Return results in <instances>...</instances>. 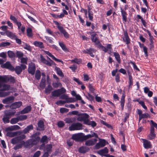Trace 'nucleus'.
<instances>
[{
	"label": "nucleus",
	"mask_w": 157,
	"mask_h": 157,
	"mask_svg": "<svg viewBox=\"0 0 157 157\" xmlns=\"http://www.w3.org/2000/svg\"><path fill=\"white\" fill-rule=\"evenodd\" d=\"M14 99V98L13 96H10L3 99L2 102L4 104H9L13 102Z\"/></svg>",
	"instance_id": "6"
},
{
	"label": "nucleus",
	"mask_w": 157,
	"mask_h": 157,
	"mask_svg": "<svg viewBox=\"0 0 157 157\" xmlns=\"http://www.w3.org/2000/svg\"><path fill=\"white\" fill-rule=\"evenodd\" d=\"M33 44L36 47H39L41 48H44L43 43L41 42L35 41L34 42Z\"/></svg>",
	"instance_id": "25"
},
{
	"label": "nucleus",
	"mask_w": 157,
	"mask_h": 157,
	"mask_svg": "<svg viewBox=\"0 0 157 157\" xmlns=\"http://www.w3.org/2000/svg\"><path fill=\"white\" fill-rule=\"evenodd\" d=\"M52 147V146L51 145H47L45 147L44 151L50 152Z\"/></svg>",
	"instance_id": "35"
},
{
	"label": "nucleus",
	"mask_w": 157,
	"mask_h": 157,
	"mask_svg": "<svg viewBox=\"0 0 157 157\" xmlns=\"http://www.w3.org/2000/svg\"><path fill=\"white\" fill-rule=\"evenodd\" d=\"M43 51L45 54H47L50 57L52 58V59L56 61L60 62L61 63L63 64V61L56 58L53 55H52L50 52L48 51L45 50H44Z\"/></svg>",
	"instance_id": "10"
},
{
	"label": "nucleus",
	"mask_w": 157,
	"mask_h": 157,
	"mask_svg": "<svg viewBox=\"0 0 157 157\" xmlns=\"http://www.w3.org/2000/svg\"><path fill=\"white\" fill-rule=\"evenodd\" d=\"M10 43L9 42H2L0 44V46L1 47H3L9 45L10 44Z\"/></svg>",
	"instance_id": "52"
},
{
	"label": "nucleus",
	"mask_w": 157,
	"mask_h": 157,
	"mask_svg": "<svg viewBox=\"0 0 157 157\" xmlns=\"http://www.w3.org/2000/svg\"><path fill=\"white\" fill-rule=\"evenodd\" d=\"M15 112H11L10 111H6L5 112V114L8 117H10L11 116H13L15 114Z\"/></svg>",
	"instance_id": "36"
},
{
	"label": "nucleus",
	"mask_w": 157,
	"mask_h": 157,
	"mask_svg": "<svg viewBox=\"0 0 157 157\" xmlns=\"http://www.w3.org/2000/svg\"><path fill=\"white\" fill-rule=\"evenodd\" d=\"M129 87L131 86L133 84V80L132 78L131 75H129Z\"/></svg>",
	"instance_id": "57"
},
{
	"label": "nucleus",
	"mask_w": 157,
	"mask_h": 157,
	"mask_svg": "<svg viewBox=\"0 0 157 157\" xmlns=\"http://www.w3.org/2000/svg\"><path fill=\"white\" fill-rule=\"evenodd\" d=\"M142 140L143 141L144 147L145 148L148 149L151 148V145L150 141L144 139H142Z\"/></svg>",
	"instance_id": "11"
},
{
	"label": "nucleus",
	"mask_w": 157,
	"mask_h": 157,
	"mask_svg": "<svg viewBox=\"0 0 157 157\" xmlns=\"http://www.w3.org/2000/svg\"><path fill=\"white\" fill-rule=\"evenodd\" d=\"M90 34L91 36V39L92 41L95 43L98 48H101L105 52H106L107 51V49L102 46L99 40L96 36L97 34L96 33L94 32L90 33Z\"/></svg>",
	"instance_id": "2"
},
{
	"label": "nucleus",
	"mask_w": 157,
	"mask_h": 157,
	"mask_svg": "<svg viewBox=\"0 0 157 157\" xmlns=\"http://www.w3.org/2000/svg\"><path fill=\"white\" fill-rule=\"evenodd\" d=\"M21 63H23L25 64H27V57H21Z\"/></svg>",
	"instance_id": "54"
},
{
	"label": "nucleus",
	"mask_w": 157,
	"mask_h": 157,
	"mask_svg": "<svg viewBox=\"0 0 157 157\" xmlns=\"http://www.w3.org/2000/svg\"><path fill=\"white\" fill-rule=\"evenodd\" d=\"M91 132V134H88L84 136V138L86 140L92 137H95L96 138L98 137V135L96 133L92 132Z\"/></svg>",
	"instance_id": "20"
},
{
	"label": "nucleus",
	"mask_w": 157,
	"mask_h": 157,
	"mask_svg": "<svg viewBox=\"0 0 157 157\" xmlns=\"http://www.w3.org/2000/svg\"><path fill=\"white\" fill-rule=\"evenodd\" d=\"M89 150L88 148L85 147H82L79 149V151L81 153H85L87 151Z\"/></svg>",
	"instance_id": "27"
},
{
	"label": "nucleus",
	"mask_w": 157,
	"mask_h": 157,
	"mask_svg": "<svg viewBox=\"0 0 157 157\" xmlns=\"http://www.w3.org/2000/svg\"><path fill=\"white\" fill-rule=\"evenodd\" d=\"M54 22L56 25L57 27L60 31V32L63 34L64 36L66 38H68L69 36V35L64 29L61 25L56 21H54Z\"/></svg>",
	"instance_id": "3"
},
{
	"label": "nucleus",
	"mask_w": 157,
	"mask_h": 157,
	"mask_svg": "<svg viewBox=\"0 0 157 157\" xmlns=\"http://www.w3.org/2000/svg\"><path fill=\"white\" fill-rule=\"evenodd\" d=\"M97 140L95 139H93L86 141L85 144L87 146L93 145L97 142Z\"/></svg>",
	"instance_id": "17"
},
{
	"label": "nucleus",
	"mask_w": 157,
	"mask_h": 157,
	"mask_svg": "<svg viewBox=\"0 0 157 157\" xmlns=\"http://www.w3.org/2000/svg\"><path fill=\"white\" fill-rule=\"evenodd\" d=\"M1 67L2 68H6L11 70H13L14 69V68L12 66L10 63L9 62H7L4 64L1 65Z\"/></svg>",
	"instance_id": "13"
},
{
	"label": "nucleus",
	"mask_w": 157,
	"mask_h": 157,
	"mask_svg": "<svg viewBox=\"0 0 157 157\" xmlns=\"http://www.w3.org/2000/svg\"><path fill=\"white\" fill-rule=\"evenodd\" d=\"M66 103L65 100V101H62V100H59V101H58L56 102V104H57V105H62Z\"/></svg>",
	"instance_id": "50"
},
{
	"label": "nucleus",
	"mask_w": 157,
	"mask_h": 157,
	"mask_svg": "<svg viewBox=\"0 0 157 157\" xmlns=\"http://www.w3.org/2000/svg\"><path fill=\"white\" fill-rule=\"evenodd\" d=\"M93 50L92 48H90L87 49L86 50H84L82 51L84 53H90V52H91Z\"/></svg>",
	"instance_id": "61"
},
{
	"label": "nucleus",
	"mask_w": 157,
	"mask_h": 157,
	"mask_svg": "<svg viewBox=\"0 0 157 157\" xmlns=\"http://www.w3.org/2000/svg\"><path fill=\"white\" fill-rule=\"evenodd\" d=\"M8 56L11 58H14L15 56V54L13 52L9 51L8 52Z\"/></svg>",
	"instance_id": "43"
},
{
	"label": "nucleus",
	"mask_w": 157,
	"mask_h": 157,
	"mask_svg": "<svg viewBox=\"0 0 157 157\" xmlns=\"http://www.w3.org/2000/svg\"><path fill=\"white\" fill-rule=\"evenodd\" d=\"M16 55L19 58H21L23 56V53L20 51H17L16 52Z\"/></svg>",
	"instance_id": "55"
},
{
	"label": "nucleus",
	"mask_w": 157,
	"mask_h": 157,
	"mask_svg": "<svg viewBox=\"0 0 157 157\" xmlns=\"http://www.w3.org/2000/svg\"><path fill=\"white\" fill-rule=\"evenodd\" d=\"M19 119L18 117L16 118H12L10 121V122L12 124H14L17 123L19 121Z\"/></svg>",
	"instance_id": "41"
},
{
	"label": "nucleus",
	"mask_w": 157,
	"mask_h": 157,
	"mask_svg": "<svg viewBox=\"0 0 157 157\" xmlns=\"http://www.w3.org/2000/svg\"><path fill=\"white\" fill-rule=\"evenodd\" d=\"M24 48V49L29 51H31V47L29 45H27L26 44L25 45Z\"/></svg>",
	"instance_id": "58"
},
{
	"label": "nucleus",
	"mask_w": 157,
	"mask_h": 157,
	"mask_svg": "<svg viewBox=\"0 0 157 157\" xmlns=\"http://www.w3.org/2000/svg\"><path fill=\"white\" fill-rule=\"evenodd\" d=\"M41 141L43 143H47L48 142L47 137L46 136H43L41 140Z\"/></svg>",
	"instance_id": "59"
},
{
	"label": "nucleus",
	"mask_w": 157,
	"mask_h": 157,
	"mask_svg": "<svg viewBox=\"0 0 157 157\" xmlns=\"http://www.w3.org/2000/svg\"><path fill=\"white\" fill-rule=\"evenodd\" d=\"M22 105V102L20 101L16 102L12 104L10 107L12 109H15L18 108Z\"/></svg>",
	"instance_id": "14"
},
{
	"label": "nucleus",
	"mask_w": 157,
	"mask_h": 157,
	"mask_svg": "<svg viewBox=\"0 0 157 157\" xmlns=\"http://www.w3.org/2000/svg\"><path fill=\"white\" fill-rule=\"evenodd\" d=\"M20 128V127L18 125H14L11 126L10 127H8L6 128V131H13L19 129Z\"/></svg>",
	"instance_id": "16"
},
{
	"label": "nucleus",
	"mask_w": 157,
	"mask_h": 157,
	"mask_svg": "<svg viewBox=\"0 0 157 157\" xmlns=\"http://www.w3.org/2000/svg\"><path fill=\"white\" fill-rule=\"evenodd\" d=\"M88 13V17H89V19L91 21H92L93 20V14H91L90 13V9L89 8Z\"/></svg>",
	"instance_id": "60"
},
{
	"label": "nucleus",
	"mask_w": 157,
	"mask_h": 157,
	"mask_svg": "<svg viewBox=\"0 0 157 157\" xmlns=\"http://www.w3.org/2000/svg\"><path fill=\"white\" fill-rule=\"evenodd\" d=\"M74 118H67L65 119V121L66 123L69 124L72 123L74 121Z\"/></svg>",
	"instance_id": "38"
},
{
	"label": "nucleus",
	"mask_w": 157,
	"mask_h": 157,
	"mask_svg": "<svg viewBox=\"0 0 157 157\" xmlns=\"http://www.w3.org/2000/svg\"><path fill=\"white\" fill-rule=\"evenodd\" d=\"M19 121H22L25 120L27 118L26 115H21L18 117Z\"/></svg>",
	"instance_id": "51"
},
{
	"label": "nucleus",
	"mask_w": 157,
	"mask_h": 157,
	"mask_svg": "<svg viewBox=\"0 0 157 157\" xmlns=\"http://www.w3.org/2000/svg\"><path fill=\"white\" fill-rule=\"evenodd\" d=\"M100 140V142L99 143L100 144V145L101 146V147H104L106 144V141L104 140H101L99 139Z\"/></svg>",
	"instance_id": "47"
},
{
	"label": "nucleus",
	"mask_w": 157,
	"mask_h": 157,
	"mask_svg": "<svg viewBox=\"0 0 157 157\" xmlns=\"http://www.w3.org/2000/svg\"><path fill=\"white\" fill-rule=\"evenodd\" d=\"M10 94L9 92H0V97H3L9 95Z\"/></svg>",
	"instance_id": "45"
},
{
	"label": "nucleus",
	"mask_w": 157,
	"mask_h": 157,
	"mask_svg": "<svg viewBox=\"0 0 157 157\" xmlns=\"http://www.w3.org/2000/svg\"><path fill=\"white\" fill-rule=\"evenodd\" d=\"M39 140L40 138L39 137L36 135H33L32 136V139L29 141L30 144H35L39 142Z\"/></svg>",
	"instance_id": "7"
},
{
	"label": "nucleus",
	"mask_w": 157,
	"mask_h": 157,
	"mask_svg": "<svg viewBox=\"0 0 157 157\" xmlns=\"http://www.w3.org/2000/svg\"><path fill=\"white\" fill-rule=\"evenodd\" d=\"M27 35L29 37H32V29L29 28H28L26 29Z\"/></svg>",
	"instance_id": "39"
},
{
	"label": "nucleus",
	"mask_w": 157,
	"mask_h": 157,
	"mask_svg": "<svg viewBox=\"0 0 157 157\" xmlns=\"http://www.w3.org/2000/svg\"><path fill=\"white\" fill-rule=\"evenodd\" d=\"M38 129L40 130H42L44 129V125L43 121H40L38 124Z\"/></svg>",
	"instance_id": "24"
},
{
	"label": "nucleus",
	"mask_w": 157,
	"mask_h": 157,
	"mask_svg": "<svg viewBox=\"0 0 157 157\" xmlns=\"http://www.w3.org/2000/svg\"><path fill=\"white\" fill-rule=\"evenodd\" d=\"M45 37L46 40L48 41L49 43L52 44L54 43V41H53L52 38L47 36H45Z\"/></svg>",
	"instance_id": "56"
},
{
	"label": "nucleus",
	"mask_w": 157,
	"mask_h": 157,
	"mask_svg": "<svg viewBox=\"0 0 157 157\" xmlns=\"http://www.w3.org/2000/svg\"><path fill=\"white\" fill-rule=\"evenodd\" d=\"M114 55L117 62L119 63H120V59L119 54L117 52H114Z\"/></svg>",
	"instance_id": "44"
},
{
	"label": "nucleus",
	"mask_w": 157,
	"mask_h": 157,
	"mask_svg": "<svg viewBox=\"0 0 157 157\" xmlns=\"http://www.w3.org/2000/svg\"><path fill=\"white\" fill-rule=\"evenodd\" d=\"M6 34L7 36L12 39H14L16 38V36L15 33L8 31H6Z\"/></svg>",
	"instance_id": "18"
},
{
	"label": "nucleus",
	"mask_w": 157,
	"mask_h": 157,
	"mask_svg": "<svg viewBox=\"0 0 157 157\" xmlns=\"http://www.w3.org/2000/svg\"><path fill=\"white\" fill-rule=\"evenodd\" d=\"M150 129L155 130L154 128H155L157 129V124L153 121L152 120H151L150 121Z\"/></svg>",
	"instance_id": "21"
},
{
	"label": "nucleus",
	"mask_w": 157,
	"mask_h": 157,
	"mask_svg": "<svg viewBox=\"0 0 157 157\" xmlns=\"http://www.w3.org/2000/svg\"><path fill=\"white\" fill-rule=\"evenodd\" d=\"M69 110L68 109L64 108H62L60 109V112L61 113L67 112Z\"/></svg>",
	"instance_id": "53"
},
{
	"label": "nucleus",
	"mask_w": 157,
	"mask_h": 157,
	"mask_svg": "<svg viewBox=\"0 0 157 157\" xmlns=\"http://www.w3.org/2000/svg\"><path fill=\"white\" fill-rule=\"evenodd\" d=\"M63 13H61L60 15H58V17L59 18H61L63 17L65 15H67L68 14L67 12L64 9H63Z\"/></svg>",
	"instance_id": "37"
},
{
	"label": "nucleus",
	"mask_w": 157,
	"mask_h": 157,
	"mask_svg": "<svg viewBox=\"0 0 157 157\" xmlns=\"http://www.w3.org/2000/svg\"><path fill=\"white\" fill-rule=\"evenodd\" d=\"M16 73L18 74H20L22 71V69L20 66H17L15 69Z\"/></svg>",
	"instance_id": "46"
},
{
	"label": "nucleus",
	"mask_w": 157,
	"mask_h": 157,
	"mask_svg": "<svg viewBox=\"0 0 157 157\" xmlns=\"http://www.w3.org/2000/svg\"><path fill=\"white\" fill-rule=\"evenodd\" d=\"M108 151V149L106 147H105L102 149L98 151L97 153L101 156H106L108 155L107 154Z\"/></svg>",
	"instance_id": "9"
},
{
	"label": "nucleus",
	"mask_w": 157,
	"mask_h": 157,
	"mask_svg": "<svg viewBox=\"0 0 157 157\" xmlns=\"http://www.w3.org/2000/svg\"><path fill=\"white\" fill-rule=\"evenodd\" d=\"M82 133H79L77 134H74L72 136V138L73 140L77 141H79L82 140H86L84 138V136Z\"/></svg>",
	"instance_id": "5"
},
{
	"label": "nucleus",
	"mask_w": 157,
	"mask_h": 157,
	"mask_svg": "<svg viewBox=\"0 0 157 157\" xmlns=\"http://www.w3.org/2000/svg\"><path fill=\"white\" fill-rule=\"evenodd\" d=\"M82 129V124L80 123L73 124L69 127V129L70 131L79 130Z\"/></svg>",
	"instance_id": "4"
},
{
	"label": "nucleus",
	"mask_w": 157,
	"mask_h": 157,
	"mask_svg": "<svg viewBox=\"0 0 157 157\" xmlns=\"http://www.w3.org/2000/svg\"><path fill=\"white\" fill-rule=\"evenodd\" d=\"M45 78H42L41 82L40 84V86L42 89H44L45 86Z\"/></svg>",
	"instance_id": "33"
},
{
	"label": "nucleus",
	"mask_w": 157,
	"mask_h": 157,
	"mask_svg": "<svg viewBox=\"0 0 157 157\" xmlns=\"http://www.w3.org/2000/svg\"><path fill=\"white\" fill-rule=\"evenodd\" d=\"M55 70L56 71L57 74L61 77H63V73L60 68L56 67L55 68Z\"/></svg>",
	"instance_id": "31"
},
{
	"label": "nucleus",
	"mask_w": 157,
	"mask_h": 157,
	"mask_svg": "<svg viewBox=\"0 0 157 157\" xmlns=\"http://www.w3.org/2000/svg\"><path fill=\"white\" fill-rule=\"evenodd\" d=\"M35 70V67L34 63H30L29 65L28 71L29 73L33 75Z\"/></svg>",
	"instance_id": "12"
},
{
	"label": "nucleus",
	"mask_w": 157,
	"mask_h": 157,
	"mask_svg": "<svg viewBox=\"0 0 157 157\" xmlns=\"http://www.w3.org/2000/svg\"><path fill=\"white\" fill-rule=\"evenodd\" d=\"M125 96L124 94H123L121 97V105L122 108V109L123 110L124 109V102H125Z\"/></svg>",
	"instance_id": "22"
},
{
	"label": "nucleus",
	"mask_w": 157,
	"mask_h": 157,
	"mask_svg": "<svg viewBox=\"0 0 157 157\" xmlns=\"http://www.w3.org/2000/svg\"><path fill=\"white\" fill-rule=\"evenodd\" d=\"M150 116L147 113H145L142 114L140 117H139V121H140L142 118H146L148 117H150Z\"/></svg>",
	"instance_id": "32"
},
{
	"label": "nucleus",
	"mask_w": 157,
	"mask_h": 157,
	"mask_svg": "<svg viewBox=\"0 0 157 157\" xmlns=\"http://www.w3.org/2000/svg\"><path fill=\"white\" fill-rule=\"evenodd\" d=\"M52 88L51 86L49 84L47 86L45 87V92L47 94H49L52 90Z\"/></svg>",
	"instance_id": "26"
},
{
	"label": "nucleus",
	"mask_w": 157,
	"mask_h": 157,
	"mask_svg": "<svg viewBox=\"0 0 157 157\" xmlns=\"http://www.w3.org/2000/svg\"><path fill=\"white\" fill-rule=\"evenodd\" d=\"M33 129V126L32 125H29L23 131L24 133L28 132L29 130Z\"/></svg>",
	"instance_id": "42"
},
{
	"label": "nucleus",
	"mask_w": 157,
	"mask_h": 157,
	"mask_svg": "<svg viewBox=\"0 0 157 157\" xmlns=\"http://www.w3.org/2000/svg\"><path fill=\"white\" fill-rule=\"evenodd\" d=\"M8 80V78L6 76H0V90L6 91L12 89L10 85L4 83L7 82Z\"/></svg>",
	"instance_id": "1"
},
{
	"label": "nucleus",
	"mask_w": 157,
	"mask_h": 157,
	"mask_svg": "<svg viewBox=\"0 0 157 157\" xmlns=\"http://www.w3.org/2000/svg\"><path fill=\"white\" fill-rule=\"evenodd\" d=\"M89 125L94 127L96 126L97 123L94 121H90Z\"/></svg>",
	"instance_id": "63"
},
{
	"label": "nucleus",
	"mask_w": 157,
	"mask_h": 157,
	"mask_svg": "<svg viewBox=\"0 0 157 157\" xmlns=\"http://www.w3.org/2000/svg\"><path fill=\"white\" fill-rule=\"evenodd\" d=\"M57 124L59 127H62L64 126V124L63 122L60 121L58 122Z\"/></svg>",
	"instance_id": "62"
},
{
	"label": "nucleus",
	"mask_w": 157,
	"mask_h": 157,
	"mask_svg": "<svg viewBox=\"0 0 157 157\" xmlns=\"http://www.w3.org/2000/svg\"><path fill=\"white\" fill-rule=\"evenodd\" d=\"M16 133L12 132H8L6 133V136L9 137H13L15 136Z\"/></svg>",
	"instance_id": "49"
},
{
	"label": "nucleus",
	"mask_w": 157,
	"mask_h": 157,
	"mask_svg": "<svg viewBox=\"0 0 157 157\" xmlns=\"http://www.w3.org/2000/svg\"><path fill=\"white\" fill-rule=\"evenodd\" d=\"M41 58L42 62L48 66H51L52 64H55V63L48 57V58L50 60V62L46 60L42 56L41 57Z\"/></svg>",
	"instance_id": "8"
},
{
	"label": "nucleus",
	"mask_w": 157,
	"mask_h": 157,
	"mask_svg": "<svg viewBox=\"0 0 157 157\" xmlns=\"http://www.w3.org/2000/svg\"><path fill=\"white\" fill-rule=\"evenodd\" d=\"M31 109V107L30 106H29L25 107L24 109L20 112L21 114L26 113L29 112Z\"/></svg>",
	"instance_id": "23"
},
{
	"label": "nucleus",
	"mask_w": 157,
	"mask_h": 157,
	"mask_svg": "<svg viewBox=\"0 0 157 157\" xmlns=\"http://www.w3.org/2000/svg\"><path fill=\"white\" fill-rule=\"evenodd\" d=\"M121 14L122 17V19L123 21L126 22L127 20V15L126 12L125 10H123L121 8Z\"/></svg>",
	"instance_id": "19"
},
{
	"label": "nucleus",
	"mask_w": 157,
	"mask_h": 157,
	"mask_svg": "<svg viewBox=\"0 0 157 157\" xmlns=\"http://www.w3.org/2000/svg\"><path fill=\"white\" fill-rule=\"evenodd\" d=\"M10 118V117H8L5 114L2 119V120L5 123H7L9 122V119Z\"/></svg>",
	"instance_id": "30"
},
{
	"label": "nucleus",
	"mask_w": 157,
	"mask_h": 157,
	"mask_svg": "<svg viewBox=\"0 0 157 157\" xmlns=\"http://www.w3.org/2000/svg\"><path fill=\"white\" fill-rule=\"evenodd\" d=\"M88 117V115H87L81 114L79 116L77 119L78 121H84V120H85L84 118L85 117L87 118Z\"/></svg>",
	"instance_id": "28"
},
{
	"label": "nucleus",
	"mask_w": 157,
	"mask_h": 157,
	"mask_svg": "<svg viewBox=\"0 0 157 157\" xmlns=\"http://www.w3.org/2000/svg\"><path fill=\"white\" fill-rule=\"evenodd\" d=\"M40 154V151H37L34 155L33 157H38Z\"/></svg>",
	"instance_id": "64"
},
{
	"label": "nucleus",
	"mask_w": 157,
	"mask_h": 157,
	"mask_svg": "<svg viewBox=\"0 0 157 157\" xmlns=\"http://www.w3.org/2000/svg\"><path fill=\"white\" fill-rule=\"evenodd\" d=\"M52 95L54 97L59 96L60 94L58 90L53 91L52 93Z\"/></svg>",
	"instance_id": "40"
},
{
	"label": "nucleus",
	"mask_w": 157,
	"mask_h": 157,
	"mask_svg": "<svg viewBox=\"0 0 157 157\" xmlns=\"http://www.w3.org/2000/svg\"><path fill=\"white\" fill-rule=\"evenodd\" d=\"M59 46L63 51L65 52L68 51V49L66 47L65 45L64 44L63 42H59Z\"/></svg>",
	"instance_id": "29"
},
{
	"label": "nucleus",
	"mask_w": 157,
	"mask_h": 157,
	"mask_svg": "<svg viewBox=\"0 0 157 157\" xmlns=\"http://www.w3.org/2000/svg\"><path fill=\"white\" fill-rule=\"evenodd\" d=\"M65 101L66 103H72L75 102V100L74 98H69L67 96Z\"/></svg>",
	"instance_id": "34"
},
{
	"label": "nucleus",
	"mask_w": 157,
	"mask_h": 157,
	"mask_svg": "<svg viewBox=\"0 0 157 157\" xmlns=\"http://www.w3.org/2000/svg\"><path fill=\"white\" fill-rule=\"evenodd\" d=\"M156 135L155 132V130L150 129V133L148 135L147 137L150 140L154 139Z\"/></svg>",
	"instance_id": "15"
},
{
	"label": "nucleus",
	"mask_w": 157,
	"mask_h": 157,
	"mask_svg": "<svg viewBox=\"0 0 157 157\" xmlns=\"http://www.w3.org/2000/svg\"><path fill=\"white\" fill-rule=\"evenodd\" d=\"M40 72L39 71L37 70L36 71L35 74V77L36 79H40Z\"/></svg>",
	"instance_id": "48"
}]
</instances>
